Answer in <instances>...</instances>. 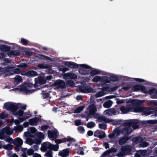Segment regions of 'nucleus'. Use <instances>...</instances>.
Segmentation results:
<instances>
[{
    "label": "nucleus",
    "instance_id": "43",
    "mask_svg": "<svg viewBox=\"0 0 157 157\" xmlns=\"http://www.w3.org/2000/svg\"><path fill=\"white\" fill-rule=\"evenodd\" d=\"M84 108L83 106H79L77 108L75 111V113H79L82 111Z\"/></svg>",
    "mask_w": 157,
    "mask_h": 157
},
{
    "label": "nucleus",
    "instance_id": "49",
    "mask_svg": "<svg viewBox=\"0 0 157 157\" xmlns=\"http://www.w3.org/2000/svg\"><path fill=\"white\" fill-rule=\"evenodd\" d=\"M8 117V115L7 113H2L0 114V119H4Z\"/></svg>",
    "mask_w": 157,
    "mask_h": 157
},
{
    "label": "nucleus",
    "instance_id": "25",
    "mask_svg": "<svg viewBox=\"0 0 157 157\" xmlns=\"http://www.w3.org/2000/svg\"><path fill=\"white\" fill-rule=\"evenodd\" d=\"M128 140L129 138L128 136H123L119 140V143L121 145L124 144Z\"/></svg>",
    "mask_w": 157,
    "mask_h": 157
},
{
    "label": "nucleus",
    "instance_id": "10",
    "mask_svg": "<svg viewBox=\"0 0 157 157\" xmlns=\"http://www.w3.org/2000/svg\"><path fill=\"white\" fill-rule=\"evenodd\" d=\"M64 64L71 68L75 69L78 68L79 66V65L71 61H65Z\"/></svg>",
    "mask_w": 157,
    "mask_h": 157
},
{
    "label": "nucleus",
    "instance_id": "44",
    "mask_svg": "<svg viewBox=\"0 0 157 157\" xmlns=\"http://www.w3.org/2000/svg\"><path fill=\"white\" fill-rule=\"evenodd\" d=\"M63 151L64 155V157H67L69 155L70 153L69 149H65L63 150Z\"/></svg>",
    "mask_w": 157,
    "mask_h": 157
},
{
    "label": "nucleus",
    "instance_id": "38",
    "mask_svg": "<svg viewBox=\"0 0 157 157\" xmlns=\"http://www.w3.org/2000/svg\"><path fill=\"white\" fill-rule=\"evenodd\" d=\"M13 115L14 116H19L22 117L23 116L24 114V111L21 110H19L18 111H16L15 113H14Z\"/></svg>",
    "mask_w": 157,
    "mask_h": 157
},
{
    "label": "nucleus",
    "instance_id": "41",
    "mask_svg": "<svg viewBox=\"0 0 157 157\" xmlns=\"http://www.w3.org/2000/svg\"><path fill=\"white\" fill-rule=\"evenodd\" d=\"M149 144L147 142L145 141H142L139 144L140 147H145L148 146Z\"/></svg>",
    "mask_w": 157,
    "mask_h": 157
},
{
    "label": "nucleus",
    "instance_id": "16",
    "mask_svg": "<svg viewBox=\"0 0 157 157\" xmlns=\"http://www.w3.org/2000/svg\"><path fill=\"white\" fill-rule=\"evenodd\" d=\"M20 52L18 50H11L8 53L9 56L14 57L19 56Z\"/></svg>",
    "mask_w": 157,
    "mask_h": 157
},
{
    "label": "nucleus",
    "instance_id": "4",
    "mask_svg": "<svg viewBox=\"0 0 157 157\" xmlns=\"http://www.w3.org/2000/svg\"><path fill=\"white\" fill-rule=\"evenodd\" d=\"M93 115V117L94 118H98L99 121H103L106 123H109L112 121V120L104 116H100L99 114L97 113H92L90 114Z\"/></svg>",
    "mask_w": 157,
    "mask_h": 157
},
{
    "label": "nucleus",
    "instance_id": "45",
    "mask_svg": "<svg viewBox=\"0 0 157 157\" xmlns=\"http://www.w3.org/2000/svg\"><path fill=\"white\" fill-rule=\"evenodd\" d=\"M101 86H102L101 89L102 91L104 92L107 90L108 89L107 85L105 83L102 84Z\"/></svg>",
    "mask_w": 157,
    "mask_h": 157
},
{
    "label": "nucleus",
    "instance_id": "19",
    "mask_svg": "<svg viewBox=\"0 0 157 157\" xmlns=\"http://www.w3.org/2000/svg\"><path fill=\"white\" fill-rule=\"evenodd\" d=\"M12 143L13 144L15 145L21 146L23 144V141L21 139L17 138L13 140Z\"/></svg>",
    "mask_w": 157,
    "mask_h": 157
},
{
    "label": "nucleus",
    "instance_id": "33",
    "mask_svg": "<svg viewBox=\"0 0 157 157\" xmlns=\"http://www.w3.org/2000/svg\"><path fill=\"white\" fill-rule=\"evenodd\" d=\"M110 80L113 82H117L118 81V77L116 75L110 76L109 78Z\"/></svg>",
    "mask_w": 157,
    "mask_h": 157
},
{
    "label": "nucleus",
    "instance_id": "31",
    "mask_svg": "<svg viewBox=\"0 0 157 157\" xmlns=\"http://www.w3.org/2000/svg\"><path fill=\"white\" fill-rule=\"evenodd\" d=\"M39 58L43 60H51V58L48 56H45V55H44L42 54H39Z\"/></svg>",
    "mask_w": 157,
    "mask_h": 157
},
{
    "label": "nucleus",
    "instance_id": "27",
    "mask_svg": "<svg viewBox=\"0 0 157 157\" xmlns=\"http://www.w3.org/2000/svg\"><path fill=\"white\" fill-rule=\"evenodd\" d=\"M113 103V102L109 100L104 102L103 104V106L105 108H109L111 106Z\"/></svg>",
    "mask_w": 157,
    "mask_h": 157
},
{
    "label": "nucleus",
    "instance_id": "6",
    "mask_svg": "<svg viewBox=\"0 0 157 157\" xmlns=\"http://www.w3.org/2000/svg\"><path fill=\"white\" fill-rule=\"evenodd\" d=\"M78 90L80 92L87 93H91L93 90V89L89 86H80L78 87Z\"/></svg>",
    "mask_w": 157,
    "mask_h": 157
},
{
    "label": "nucleus",
    "instance_id": "26",
    "mask_svg": "<svg viewBox=\"0 0 157 157\" xmlns=\"http://www.w3.org/2000/svg\"><path fill=\"white\" fill-rule=\"evenodd\" d=\"M30 133L32 135H30V136L32 137H33L35 136L37 133V130L35 127H31L30 129Z\"/></svg>",
    "mask_w": 157,
    "mask_h": 157
},
{
    "label": "nucleus",
    "instance_id": "59",
    "mask_svg": "<svg viewBox=\"0 0 157 157\" xmlns=\"http://www.w3.org/2000/svg\"><path fill=\"white\" fill-rule=\"evenodd\" d=\"M18 67L21 68H25L28 67L27 64L25 63H21L18 65Z\"/></svg>",
    "mask_w": 157,
    "mask_h": 157
},
{
    "label": "nucleus",
    "instance_id": "32",
    "mask_svg": "<svg viewBox=\"0 0 157 157\" xmlns=\"http://www.w3.org/2000/svg\"><path fill=\"white\" fill-rule=\"evenodd\" d=\"M5 149L10 150L12 149V145L10 144H8L7 145H4L2 146Z\"/></svg>",
    "mask_w": 157,
    "mask_h": 157
},
{
    "label": "nucleus",
    "instance_id": "24",
    "mask_svg": "<svg viewBox=\"0 0 157 157\" xmlns=\"http://www.w3.org/2000/svg\"><path fill=\"white\" fill-rule=\"evenodd\" d=\"M0 49L2 51L8 52L10 51V47L4 44H1L0 46Z\"/></svg>",
    "mask_w": 157,
    "mask_h": 157
},
{
    "label": "nucleus",
    "instance_id": "61",
    "mask_svg": "<svg viewBox=\"0 0 157 157\" xmlns=\"http://www.w3.org/2000/svg\"><path fill=\"white\" fill-rule=\"evenodd\" d=\"M43 95L42 96L43 98L44 99H46L47 98H48L50 96V94L49 93H42Z\"/></svg>",
    "mask_w": 157,
    "mask_h": 157
},
{
    "label": "nucleus",
    "instance_id": "51",
    "mask_svg": "<svg viewBox=\"0 0 157 157\" xmlns=\"http://www.w3.org/2000/svg\"><path fill=\"white\" fill-rule=\"evenodd\" d=\"M28 41L24 38H21V43L23 45H27L28 44Z\"/></svg>",
    "mask_w": 157,
    "mask_h": 157
},
{
    "label": "nucleus",
    "instance_id": "22",
    "mask_svg": "<svg viewBox=\"0 0 157 157\" xmlns=\"http://www.w3.org/2000/svg\"><path fill=\"white\" fill-rule=\"evenodd\" d=\"M88 109L89 111V113L90 114L93 113H95L97 111L96 108L94 104H92L90 105L88 107Z\"/></svg>",
    "mask_w": 157,
    "mask_h": 157
},
{
    "label": "nucleus",
    "instance_id": "20",
    "mask_svg": "<svg viewBox=\"0 0 157 157\" xmlns=\"http://www.w3.org/2000/svg\"><path fill=\"white\" fill-rule=\"evenodd\" d=\"M2 132L8 135H11L13 134V132L10 131V127L7 125L3 128Z\"/></svg>",
    "mask_w": 157,
    "mask_h": 157
},
{
    "label": "nucleus",
    "instance_id": "12",
    "mask_svg": "<svg viewBox=\"0 0 157 157\" xmlns=\"http://www.w3.org/2000/svg\"><path fill=\"white\" fill-rule=\"evenodd\" d=\"M63 77L65 78L69 79H75L77 78V76L76 74L71 72L64 74Z\"/></svg>",
    "mask_w": 157,
    "mask_h": 157
},
{
    "label": "nucleus",
    "instance_id": "2",
    "mask_svg": "<svg viewBox=\"0 0 157 157\" xmlns=\"http://www.w3.org/2000/svg\"><path fill=\"white\" fill-rule=\"evenodd\" d=\"M143 124L138 120H132L125 122L124 125L126 126L132 127L133 129L139 128L142 126Z\"/></svg>",
    "mask_w": 157,
    "mask_h": 157
},
{
    "label": "nucleus",
    "instance_id": "52",
    "mask_svg": "<svg viewBox=\"0 0 157 157\" xmlns=\"http://www.w3.org/2000/svg\"><path fill=\"white\" fill-rule=\"evenodd\" d=\"M67 141L71 143H72V142H75V140L70 137L69 136H68L67 137Z\"/></svg>",
    "mask_w": 157,
    "mask_h": 157
},
{
    "label": "nucleus",
    "instance_id": "57",
    "mask_svg": "<svg viewBox=\"0 0 157 157\" xmlns=\"http://www.w3.org/2000/svg\"><path fill=\"white\" fill-rule=\"evenodd\" d=\"M147 122L148 124H157V120H149L147 121Z\"/></svg>",
    "mask_w": 157,
    "mask_h": 157
},
{
    "label": "nucleus",
    "instance_id": "23",
    "mask_svg": "<svg viewBox=\"0 0 157 157\" xmlns=\"http://www.w3.org/2000/svg\"><path fill=\"white\" fill-rule=\"evenodd\" d=\"M14 90H17L21 92H24L26 94L27 88L26 87L25 84L20 85L18 87L13 89Z\"/></svg>",
    "mask_w": 157,
    "mask_h": 157
},
{
    "label": "nucleus",
    "instance_id": "54",
    "mask_svg": "<svg viewBox=\"0 0 157 157\" xmlns=\"http://www.w3.org/2000/svg\"><path fill=\"white\" fill-rule=\"evenodd\" d=\"M34 151L33 150L32 148H30L27 150V153L29 155H31L34 154Z\"/></svg>",
    "mask_w": 157,
    "mask_h": 157
},
{
    "label": "nucleus",
    "instance_id": "13",
    "mask_svg": "<svg viewBox=\"0 0 157 157\" xmlns=\"http://www.w3.org/2000/svg\"><path fill=\"white\" fill-rule=\"evenodd\" d=\"M41 121V119L35 117L29 120V124L31 125H36L39 121Z\"/></svg>",
    "mask_w": 157,
    "mask_h": 157
},
{
    "label": "nucleus",
    "instance_id": "29",
    "mask_svg": "<svg viewBox=\"0 0 157 157\" xmlns=\"http://www.w3.org/2000/svg\"><path fill=\"white\" fill-rule=\"evenodd\" d=\"M78 71L79 73L82 75H88L90 73V71L81 68L79 69Z\"/></svg>",
    "mask_w": 157,
    "mask_h": 157
},
{
    "label": "nucleus",
    "instance_id": "15",
    "mask_svg": "<svg viewBox=\"0 0 157 157\" xmlns=\"http://www.w3.org/2000/svg\"><path fill=\"white\" fill-rule=\"evenodd\" d=\"M147 155L146 150H139L135 154V157H145Z\"/></svg>",
    "mask_w": 157,
    "mask_h": 157
},
{
    "label": "nucleus",
    "instance_id": "56",
    "mask_svg": "<svg viewBox=\"0 0 157 157\" xmlns=\"http://www.w3.org/2000/svg\"><path fill=\"white\" fill-rule=\"evenodd\" d=\"M79 66L84 68L86 69H92V68L90 66L85 64H79Z\"/></svg>",
    "mask_w": 157,
    "mask_h": 157
},
{
    "label": "nucleus",
    "instance_id": "30",
    "mask_svg": "<svg viewBox=\"0 0 157 157\" xmlns=\"http://www.w3.org/2000/svg\"><path fill=\"white\" fill-rule=\"evenodd\" d=\"M155 88H152L150 89L149 90L147 91L145 90V88L144 91V93L145 94L148 93L149 94L152 95L154 93H155Z\"/></svg>",
    "mask_w": 157,
    "mask_h": 157
},
{
    "label": "nucleus",
    "instance_id": "63",
    "mask_svg": "<svg viewBox=\"0 0 157 157\" xmlns=\"http://www.w3.org/2000/svg\"><path fill=\"white\" fill-rule=\"evenodd\" d=\"M42 142V140L40 138H36L35 140V143L37 145L40 144Z\"/></svg>",
    "mask_w": 157,
    "mask_h": 157
},
{
    "label": "nucleus",
    "instance_id": "47",
    "mask_svg": "<svg viewBox=\"0 0 157 157\" xmlns=\"http://www.w3.org/2000/svg\"><path fill=\"white\" fill-rule=\"evenodd\" d=\"M106 136L105 133L104 131H100V134H99L98 137L101 139L104 138Z\"/></svg>",
    "mask_w": 157,
    "mask_h": 157
},
{
    "label": "nucleus",
    "instance_id": "55",
    "mask_svg": "<svg viewBox=\"0 0 157 157\" xmlns=\"http://www.w3.org/2000/svg\"><path fill=\"white\" fill-rule=\"evenodd\" d=\"M113 133L115 135V136L116 135L117 136L119 135L121 132V131L119 129H115L113 131Z\"/></svg>",
    "mask_w": 157,
    "mask_h": 157
},
{
    "label": "nucleus",
    "instance_id": "11",
    "mask_svg": "<svg viewBox=\"0 0 157 157\" xmlns=\"http://www.w3.org/2000/svg\"><path fill=\"white\" fill-rule=\"evenodd\" d=\"M52 144L48 142H46L43 143L42 144V148H41V150L43 152H45L48 149H51V147H49Z\"/></svg>",
    "mask_w": 157,
    "mask_h": 157
},
{
    "label": "nucleus",
    "instance_id": "5",
    "mask_svg": "<svg viewBox=\"0 0 157 157\" xmlns=\"http://www.w3.org/2000/svg\"><path fill=\"white\" fill-rule=\"evenodd\" d=\"M132 147L130 145H126L123 146L121 148V150L122 155H130L132 154Z\"/></svg>",
    "mask_w": 157,
    "mask_h": 157
},
{
    "label": "nucleus",
    "instance_id": "53",
    "mask_svg": "<svg viewBox=\"0 0 157 157\" xmlns=\"http://www.w3.org/2000/svg\"><path fill=\"white\" fill-rule=\"evenodd\" d=\"M110 80L109 78H107V77L102 78L101 81L105 83H109L110 82Z\"/></svg>",
    "mask_w": 157,
    "mask_h": 157
},
{
    "label": "nucleus",
    "instance_id": "35",
    "mask_svg": "<svg viewBox=\"0 0 157 157\" xmlns=\"http://www.w3.org/2000/svg\"><path fill=\"white\" fill-rule=\"evenodd\" d=\"M35 136H36L37 138H40L42 140L44 139V134L40 132H37Z\"/></svg>",
    "mask_w": 157,
    "mask_h": 157
},
{
    "label": "nucleus",
    "instance_id": "3",
    "mask_svg": "<svg viewBox=\"0 0 157 157\" xmlns=\"http://www.w3.org/2000/svg\"><path fill=\"white\" fill-rule=\"evenodd\" d=\"M4 106L5 109L11 112L13 115L18 109V107L17 105L9 102L5 103Z\"/></svg>",
    "mask_w": 157,
    "mask_h": 157
},
{
    "label": "nucleus",
    "instance_id": "39",
    "mask_svg": "<svg viewBox=\"0 0 157 157\" xmlns=\"http://www.w3.org/2000/svg\"><path fill=\"white\" fill-rule=\"evenodd\" d=\"M96 124L94 122L90 121L87 124V127L88 128H92L95 126Z\"/></svg>",
    "mask_w": 157,
    "mask_h": 157
},
{
    "label": "nucleus",
    "instance_id": "58",
    "mask_svg": "<svg viewBox=\"0 0 157 157\" xmlns=\"http://www.w3.org/2000/svg\"><path fill=\"white\" fill-rule=\"evenodd\" d=\"M67 84L69 86L71 87H74L75 86V83L74 82L72 81H68L67 82Z\"/></svg>",
    "mask_w": 157,
    "mask_h": 157
},
{
    "label": "nucleus",
    "instance_id": "50",
    "mask_svg": "<svg viewBox=\"0 0 157 157\" xmlns=\"http://www.w3.org/2000/svg\"><path fill=\"white\" fill-rule=\"evenodd\" d=\"M4 140L6 142L11 143L13 140L9 136H6L5 139Z\"/></svg>",
    "mask_w": 157,
    "mask_h": 157
},
{
    "label": "nucleus",
    "instance_id": "40",
    "mask_svg": "<svg viewBox=\"0 0 157 157\" xmlns=\"http://www.w3.org/2000/svg\"><path fill=\"white\" fill-rule=\"evenodd\" d=\"M22 81V78L19 75L16 76L14 79V81L18 83L21 82Z\"/></svg>",
    "mask_w": 157,
    "mask_h": 157
},
{
    "label": "nucleus",
    "instance_id": "60",
    "mask_svg": "<svg viewBox=\"0 0 157 157\" xmlns=\"http://www.w3.org/2000/svg\"><path fill=\"white\" fill-rule=\"evenodd\" d=\"M26 87H28L29 88H31L32 87H35L34 84H32L30 82H27L25 84Z\"/></svg>",
    "mask_w": 157,
    "mask_h": 157
},
{
    "label": "nucleus",
    "instance_id": "14",
    "mask_svg": "<svg viewBox=\"0 0 157 157\" xmlns=\"http://www.w3.org/2000/svg\"><path fill=\"white\" fill-rule=\"evenodd\" d=\"M48 134L49 138L55 139L58 136L57 131L56 130L52 131L50 130H48Z\"/></svg>",
    "mask_w": 157,
    "mask_h": 157
},
{
    "label": "nucleus",
    "instance_id": "36",
    "mask_svg": "<svg viewBox=\"0 0 157 157\" xmlns=\"http://www.w3.org/2000/svg\"><path fill=\"white\" fill-rule=\"evenodd\" d=\"M102 77L100 76H95L92 79V81L94 82H98L99 81H101Z\"/></svg>",
    "mask_w": 157,
    "mask_h": 157
},
{
    "label": "nucleus",
    "instance_id": "18",
    "mask_svg": "<svg viewBox=\"0 0 157 157\" xmlns=\"http://www.w3.org/2000/svg\"><path fill=\"white\" fill-rule=\"evenodd\" d=\"M38 75L37 73L34 71L30 70L27 71L25 73V76L28 77H34Z\"/></svg>",
    "mask_w": 157,
    "mask_h": 157
},
{
    "label": "nucleus",
    "instance_id": "17",
    "mask_svg": "<svg viewBox=\"0 0 157 157\" xmlns=\"http://www.w3.org/2000/svg\"><path fill=\"white\" fill-rule=\"evenodd\" d=\"M14 67H5L3 68V71L5 72H8L10 75H12L15 74L14 72Z\"/></svg>",
    "mask_w": 157,
    "mask_h": 157
},
{
    "label": "nucleus",
    "instance_id": "42",
    "mask_svg": "<svg viewBox=\"0 0 157 157\" xmlns=\"http://www.w3.org/2000/svg\"><path fill=\"white\" fill-rule=\"evenodd\" d=\"M38 67L40 69H48L49 68L48 65H44V64H39L38 65Z\"/></svg>",
    "mask_w": 157,
    "mask_h": 157
},
{
    "label": "nucleus",
    "instance_id": "1",
    "mask_svg": "<svg viewBox=\"0 0 157 157\" xmlns=\"http://www.w3.org/2000/svg\"><path fill=\"white\" fill-rule=\"evenodd\" d=\"M143 100L133 99L131 101V105H128L126 106H121L120 111L123 114H125L129 111L138 113L143 111V108L141 107V103H143Z\"/></svg>",
    "mask_w": 157,
    "mask_h": 157
},
{
    "label": "nucleus",
    "instance_id": "7",
    "mask_svg": "<svg viewBox=\"0 0 157 157\" xmlns=\"http://www.w3.org/2000/svg\"><path fill=\"white\" fill-rule=\"evenodd\" d=\"M46 82V79L41 76H39L37 78L35 79V87H37L38 84L43 85Z\"/></svg>",
    "mask_w": 157,
    "mask_h": 157
},
{
    "label": "nucleus",
    "instance_id": "62",
    "mask_svg": "<svg viewBox=\"0 0 157 157\" xmlns=\"http://www.w3.org/2000/svg\"><path fill=\"white\" fill-rule=\"evenodd\" d=\"M83 123H82L80 120H77L75 122V125L76 126H78L80 125H83Z\"/></svg>",
    "mask_w": 157,
    "mask_h": 157
},
{
    "label": "nucleus",
    "instance_id": "48",
    "mask_svg": "<svg viewBox=\"0 0 157 157\" xmlns=\"http://www.w3.org/2000/svg\"><path fill=\"white\" fill-rule=\"evenodd\" d=\"M99 128L101 129L106 130L107 129V125L104 123L99 124Z\"/></svg>",
    "mask_w": 157,
    "mask_h": 157
},
{
    "label": "nucleus",
    "instance_id": "9",
    "mask_svg": "<svg viewBox=\"0 0 157 157\" xmlns=\"http://www.w3.org/2000/svg\"><path fill=\"white\" fill-rule=\"evenodd\" d=\"M145 86L140 85L136 84L134 85L132 87V90L133 91L141 90L144 93V91Z\"/></svg>",
    "mask_w": 157,
    "mask_h": 157
},
{
    "label": "nucleus",
    "instance_id": "34",
    "mask_svg": "<svg viewBox=\"0 0 157 157\" xmlns=\"http://www.w3.org/2000/svg\"><path fill=\"white\" fill-rule=\"evenodd\" d=\"M49 147H51L50 150H53L54 151H57L59 148L58 145L56 144L54 145L52 144Z\"/></svg>",
    "mask_w": 157,
    "mask_h": 157
},
{
    "label": "nucleus",
    "instance_id": "37",
    "mask_svg": "<svg viewBox=\"0 0 157 157\" xmlns=\"http://www.w3.org/2000/svg\"><path fill=\"white\" fill-rule=\"evenodd\" d=\"M90 75L92 76H94L100 73V71L98 70H92L90 72Z\"/></svg>",
    "mask_w": 157,
    "mask_h": 157
},
{
    "label": "nucleus",
    "instance_id": "64",
    "mask_svg": "<svg viewBox=\"0 0 157 157\" xmlns=\"http://www.w3.org/2000/svg\"><path fill=\"white\" fill-rule=\"evenodd\" d=\"M77 129L81 133H83L85 131V129L84 127L82 126L78 127L77 128Z\"/></svg>",
    "mask_w": 157,
    "mask_h": 157
},
{
    "label": "nucleus",
    "instance_id": "8",
    "mask_svg": "<svg viewBox=\"0 0 157 157\" xmlns=\"http://www.w3.org/2000/svg\"><path fill=\"white\" fill-rule=\"evenodd\" d=\"M54 85L58 89H64L66 88L65 82L63 80H58L54 83Z\"/></svg>",
    "mask_w": 157,
    "mask_h": 157
},
{
    "label": "nucleus",
    "instance_id": "46",
    "mask_svg": "<svg viewBox=\"0 0 157 157\" xmlns=\"http://www.w3.org/2000/svg\"><path fill=\"white\" fill-rule=\"evenodd\" d=\"M44 155L47 157H52V151L51 150H50L47 151Z\"/></svg>",
    "mask_w": 157,
    "mask_h": 157
},
{
    "label": "nucleus",
    "instance_id": "28",
    "mask_svg": "<svg viewBox=\"0 0 157 157\" xmlns=\"http://www.w3.org/2000/svg\"><path fill=\"white\" fill-rule=\"evenodd\" d=\"M132 141L136 144L141 143L143 141L142 138L140 136H136L132 139Z\"/></svg>",
    "mask_w": 157,
    "mask_h": 157
},
{
    "label": "nucleus",
    "instance_id": "21",
    "mask_svg": "<svg viewBox=\"0 0 157 157\" xmlns=\"http://www.w3.org/2000/svg\"><path fill=\"white\" fill-rule=\"evenodd\" d=\"M132 130L129 127H126L123 128L121 130L122 134L125 135H128L132 132Z\"/></svg>",
    "mask_w": 157,
    "mask_h": 157
}]
</instances>
